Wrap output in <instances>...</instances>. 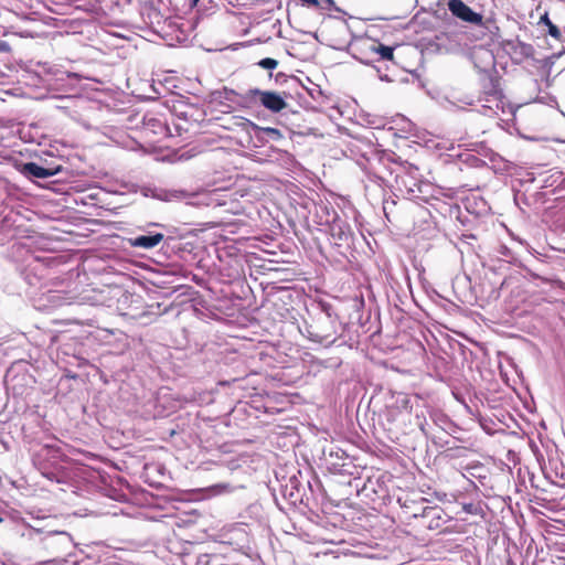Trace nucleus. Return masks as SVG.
<instances>
[{"label": "nucleus", "mask_w": 565, "mask_h": 565, "mask_svg": "<svg viewBox=\"0 0 565 565\" xmlns=\"http://www.w3.org/2000/svg\"><path fill=\"white\" fill-rule=\"evenodd\" d=\"M303 3L317 7L319 4L318 0H301Z\"/></svg>", "instance_id": "nucleus-17"}, {"label": "nucleus", "mask_w": 565, "mask_h": 565, "mask_svg": "<svg viewBox=\"0 0 565 565\" xmlns=\"http://www.w3.org/2000/svg\"><path fill=\"white\" fill-rule=\"evenodd\" d=\"M372 51L380 55V60L392 61L394 57L393 47L379 43L372 46Z\"/></svg>", "instance_id": "nucleus-9"}, {"label": "nucleus", "mask_w": 565, "mask_h": 565, "mask_svg": "<svg viewBox=\"0 0 565 565\" xmlns=\"http://www.w3.org/2000/svg\"><path fill=\"white\" fill-rule=\"evenodd\" d=\"M152 127L153 128V131H157V128L159 129L160 132H166L167 128L163 124H161L159 120L157 119H148V121L145 124V128L148 129Z\"/></svg>", "instance_id": "nucleus-14"}, {"label": "nucleus", "mask_w": 565, "mask_h": 565, "mask_svg": "<svg viewBox=\"0 0 565 565\" xmlns=\"http://www.w3.org/2000/svg\"><path fill=\"white\" fill-rule=\"evenodd\" d=\"M329 232L334 241V244L338 246L348 244L353 236L350 224L339 216L334 217L330 223Z\"/></svg>", "instance_id": "nucleus-6"}, {"label": "nucleus", "mask_w": 565, "mask_h": 565, "mask_svg": "<svg viewBox=\"0 0 565 565\" xmlns=\"http://www.w3.org/2000/svg\"><path fill=\"white\" fill-rule=\"evenodd\" d=\"M541 22L544 23L548 28V34L554 38L555 40L561 39V31L550 20L548 14L545 13L541 18Z\"/></svg>", "instance_id": "nucleus-10"}, {"label": "nucleus", "mask_w": 565, "mask_h": 565, "mask_svg": "<svg viewBox=\"0 0 565 565\" xmlns=\"http://www.w3.org/2000/svg\"><path fill=\"white\" fill-rule=\"evenodd\" d=\"M244 99L249 104H259L275 114L280 113L287 107L285 98L274 90L249 89L244 95Z\"/></svg>", "instance_id": "nucleus-2"}, {"label": "nucleus", "mask_w": 565, "mask_h": 565, "mask_svg": "<svg viewBox=\"0 0 565 565\" xmlns=\"http://www.w3.org/2000/svg\"><path fill=\"white\" fill-rule=\"evenodd\" d=\"M482 87H483V92L487 95H495V94H498V81L492 78V77L486 78L483 81Z\"/></svg>", "instance_id": "nucleus-12"}, {"label": "nucleus", "mask_w": 565, "mask_h": 565, "mask_svg": "<svg viewBox=\"0 0 565 565\" xmlns=\"http://www.w3.org/2000/svg\"><path fill=\"white\" fill-rule=\"evenodd\" d=\"M418 515L425 520L426 526L430 530L441 529L447 523V514L438 505L423 507L420 513H413L414 518H417Z\"/></svg>", "instance_id": "nucleus-5"}, {"label": "nucleus", "mask_w": 565, "mask_h": 565, "mask_svg": "<svg viewBox=\"0 0 565 565\" xmlns=\"http://www.w3.org/2000/svg\"><path fill=\"white\" fill-rule=\"evenodd\" d=\"M61 170H62L61 166L55 167V168H44V167L39 166L35 162H26L22 167V173H24L25 175H30V177H34V178H39V179H45V178L53 177V175L57 174L58 172H61Z\"/></svg>", "instance_id": "nucleus-7"}, {"label": "nucleus", "mask_w": 565, "mask_h": 565, "mask_svg": "<svg viewBox=\"0 0 565 565\" xmlns=\"http://www.w3.org/2000/svg\"><path fill=\"white\" fill-rule=\"evenodd\" d=\"M257 65L265 70H275L278 66V61L271 57H265L260 60Z\"/></svg>", "instance_id": "nucleus-13"}, {"label": "nucleus", "mask_w": 565, "mask_h": 565, "mask_svg": "<svg viewBox=\"0 0 565 565\" xmlns=\"http://www.w3.org/2000/svg\"><path fill=\"white\" fill-rule=\"evenodd\" d=\"M163 234L156 233L153 235H140L131 241V245L145 249H150L159 245L163 241Z\"/></svg>", "instance_id": "nucleus-8"}, {"label": "nucleus", "mask_w": 565, "mask_h": 565, "mask_svg": "<svg viewBox=\"0 0 565 565\" xmlns=\"http://www.w3.org/2000/svg\"><path fill=\"white\" fill-rule=\"evenodd\" d=\"M422 404L423 401L418 395L395 393L386 405V419L396 429H404L408 426H417L423 429L426 418Z\"/></svg>", "instance_id": "nucleus-1"}, {"label": "nucleus", "mask_w": 565, "mask_h": 565, "mask_svg": "<svg viewBox=\"0 0 565 565\" xmlns=\"http://www.w3.org/2000/svg\"><path fill=\"white\" fill-rule=\"evenodd\" d=\"M462 509L469 514H478L480 512V508L475 503H463Z\"/></svg>", "instance_id": "nucleus-15"}, {"label": "nucleus", "mask_w": 565, "mask_h": 565, "mask_svg": "<svg viewBox=\"0 0 565 565\" xmlns=\"http://www.w3.org/2000/svg\"><path fill=\"white\" fill-rule=\"evenodd\" d=\"M193 4H196L199 2V0H192Z\"/></svg>", "instance_id": "nucleus-18"}, {"label": "nucleus", "mask_w": 565, "mask_h": 565, "mask_svg": "<svg viewBox=\"0 0 565 565\" xmlns=\"http://www.w3.org/2000/svg\"><path fill=\"white\" fill-rule=\"evenodd\" d=\"M448 9L456 18L476 25H481L483 17L475 12L462 0H449Z\"/></svg>", "instance_id": "nucleus-4"}, {"label": "nucleus", "mask_w": 565, "mask_h": 565, "mask_svg": "<svg viewBox=\"0 0 565 565\" xmlns=\"http://www.w3.org/2000/svg\"><path fill=\"white\" fill-rule=\"evenodd\" d=\"M42 548L50 552L52 557L44 561L46 563H58L64 561L63 552L68 546V539L63 532H50L42 540Z\"/></svg>", "instance_id": "nucleus-3"}, {"label": "nucleus", "mask_w": 565, "mask_h": 565, "mask_svg": "<svg viewBox=\"0 0 565 565\" xmlns=\"http://www.w3.org/2000/svg\"><path fill=\"white\" fill-rule=\"evenodd\" d=\"M257 130H259L262 134L266 135L270 139L278 141L282 139V134L279 129L273 128V127H259L256 125H253Z\"/></svg>", "instance_id": "nucleus-11"}, {"label": "nucleus", "mask_w": 565, "mask_h": 565, "mask_svg": "<svg viewBox=\"0 0 565 565\" xmlns=\"http://www.w3.org/2000/svg\"><path fill=\"white\" fill-rule=\"evenodd\" d=\"M213 489L216 490V493H222L230 490L228 484H215L213 486Z\"/></svg>", "instance_id": "nucleus-16"}]
</instances>
